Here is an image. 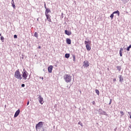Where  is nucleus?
I'll return each instance as SVG.
<instances>
[{"mask_svg": "<svg viewBox=\"0 0 131 131\" xmlns=\"http://www.w3.org/2000/svg\"><path fill=\"white\" fill-rule=\"evenodd\" d=\"M63 79L67 83L71 82V76H70V75L65 74L63 76Z\"/></svg>", "mask_w": 131, "mask_h": 131, "instance_id": "nucleus-3", "label": "nucleus"}, {"mask_svg": "<svg viewBox=\"0 0 131 131\" xmlns=\"http://www.w3.org/2000/svg\"><path fill=\"white\" fill-rule=\"evenodd\" d=\"M19 114H20V110H18L15 113L14 117H17L18 116V115H19Z\"/></svg>", "mask_w": 131, "mask_h": 131, "instance_id": "nucleus-8", "label": "nucleus"}, {"mask_svg": "<svg viewBox=\"0 0 131 131\" xmlns=\"http://www.w3.org/2000/svg\"><path fill=\"white\" fill-rule=\"evenodd\" d=\"M45 8L46 9V10H47V9H48V8H47V6H46V3H45Z\"/></svg>", "mask_w": 131, "mask_h": 131, "instance_id": "nucleus-30", "label": "nucleus"}, {"mask_svg": "<svg viewBox=\"0 0 131 131\" xmlns=\"http://www.w3.org/2000/svg\"><path fill=\"white\" fill-rule=\"evenodd\" d=\"M36 129L37 131H45V128H43V122H39L36 125Z\"/></svg>", "mask_w": 131, "mask_h": 131, "instance_id": "nucleus-1", "label": "nucleus"}, {"mask_svg": "<svg viewBox=\"0 0 131 131\" xmlns=\"http://www.w3.org/2000/svg\"><path fill=\"white\" fill-rule=\"evenodd\" d=\"M128 114H129V112H128Z\"/></svg>", "mask_w": 131, "mask_h": 131, "instance_id": "nucleus-38", "label": "nucleus"}, {"mask_svg": "<svg viewBox=\"0 0 131 131\" xmlns=\"http://www.w3.org/2000/svg\"><path fill=\"white\" fill-rule=\"evenodd\" d=\"M121 1H127V0H121Z\"/></svg>", "mask_w": 131, "mask_h": 131, "instance_id": "nucleus-37", "label": "nucleus"}, {"mask_svg": "<svg viewBox=\"0 0 131 131\" xmlns=\"http://www.w3.org/2000/svg\"><path fill=\"white\" fill-rule=\"evenodd\" d=\"M0 36H2V34H0Z\"/></svg>", "mask_w": 131, "mask_h": 131, "instance_id": "nucleus-36", "label": "nucleus"}, {"mask_svg": "<svg viewBox=\"0 0 131 131\" xmlns=\"http://www.w3.org/2000/svg\"><path fill=\"white\" fill-rule=\"evenodd\" d=\"M14 38H17V35H14Z\"/></svg>", "mask_w": 131, "mask_h": 131, "instance_id": "nucleus-32", "label": "nucleus"}, {"mask_svg": "<svg viewBox=\"0 0 131 131\" xmlns=\"http://www.w3.org/2000/svg\"><path fill=\"white\" fill-rule=\"evenodd\" d=\"M66 41L68 45H71V39L67 38Z\"/></svg>", "mask_w": 131, "mask_h": 131, "instance_id": "nucleus-11", "label": "nucleus"}, {"mask_svg": "<svg viewBox=\"0 0 131 131\" xmlns=\"http://www.w3.org/2000/svg\"><path fill=\"white\" fill-rule=\"evenodd\" d=\"M28 75L29 74L27 71H26L25 69H24V71L22 72V77L23 78V79L26 80V79H27V77H28Z\"/></svg>", "mask_w": 131, "mask_h": 131, "instance_id": "nucleus-4", "label": "nucleus"}, {"mask_svg": "<svg viewBox=\"0 0 131 131\" xmlns=\"http://www.w3.org/2000/svg\"><path fill=\"white\" fill-rule=\"evenodd\" d=\"M111 103H112V99H110V102L109 103V105H111Z\"/></svg>", "mask_w": 131, "mask_h": 131, "instance_id": "nucleus-27", "label": "nucleus"}, {"mask_svg": "<svg viewBox=\"0 0 131 131\" xmlns=\"http://www.w3.org/2000/svg\"><path fill=\"white\" fill-rule=\"evenodd\" d=\"M78 124H80V125H81V126H83L82 123H80V122H79L78 123Z\"/></svg>", "mask_w": 131, "mask_h": 131, "instance_id": "nucleus-29", "label": "nucleus"}, {"mask_svg": "<svg viewBox=\"0 0 131 131\" xmlns=\"http://www.w3.org/2000/svg\"><path fill=\"white\" fill-rule=\"evenodd\" d=\"M27 105H29V101H28L27 102Z\"/></svg>", "mask_w": 131, "mask_h": 131, "instance_id": "nucleus-34", "label": "nucleus"}, {"mask_svg": "<svg viewBox=\"0 0 131 131\" xmlns=\"http://www.w3.org/2000/svg\"><path fill=\"white\" fill-rule=\"evenodd\" d=\"M83 66H84V67H85L86 68L89 67V66H90V63L89 62V61L88 60H85L84 61Z\"/></svg>", "mask_w": 131, "mask_h": 131, "instance_id": "nucleus-6", "label": "nucleus"}, {"mask_svg": "<svg viewBox=\"0 0 131 131\" xmlns=\"http://www.w3.org/2000/svg\"><path fill=\"white\" fill-rule=\"evenodd\" d=\"M53 71V66H50L48 67V72L49 73H52V71Z\"/></svg>", "mask_w": 131, "mask_h": 131, "instance_id": "nucleus-10", "label": "nucleus"}, {"mask_svg": "<svg viewBox=\"0 0 131 131\" xmlns=\"http://www.w3.org/2000/svg\"><path fill=\"white\" fill-rule=\"evenodd\" d=\"M69 57H70V54H65V57L67 58V59H68V58H69Z\"/></svg>", "mask_w": 131, "mask_h": 131, "instance_id": "nucleus-18", "label": "nucleus"}, {"mask_svg": "<svg viewBox=\"0 0 131 131\" xmlns=\"http://www.w3.org/2000/svg\"><path fill=\"white\" fill-rule=\"evenodd\" d=\"M120 82H122L123 81V78H121V75L119 77Z\"/></svg>", "mask_w": 131, "mask_h": 131, "instance_id": "nucleus-22", "label": "nucleus"}, {"mask_svg": "<svg viewBox=\"0 0 131 131\" xmlns=\"http://www.w3.org/2000/svg\"><path fill=\"white\" fill-rule=\"evenodd\" d=\"M92 104L93 105H96V102L94 101H92Z\"/></svg>", "mask_w": 131, "mask_h": 131, "instance_id": "nucleus-28", "label": "nucleus"}, {"mask_svg": "<svg viewBox=\"0 0 131 131\" xmlns=\"http://www.w3.org/2000/svg\"><path fill=\"white\" fill-rule=\"evenodd\" d=\"M49 13H51V10L49 8H46V11H45L46 16L49 15Z\"/></svg>", "mask_w": 131, "mask_h": 131, "instance_id": "nucleus-7", "label": "nucleus"}, {"mask_svg": "<svg viewBox=\"0 0 131 131\" xmlns=\"http://www.w3.org/2000/svg\"><path fill=\"white\" fill-rule=\"evenodd\" d=\"M14 77L16 78V79H19L21 80L22 79V75H21V73H20V71L19 69L17 70L14 73Z\"/></svg>", "mask_w": 131, "mask_h": 131, "instance_id": "nucleus-2", "label": "nucleus"}, {"mask_svg": "<svg viewBox=\"0 0 131 131\" xmlns=\"http://www.w3.org/2000/svg\"><path fill=\"white\" fill-rule=\"evenodd\" d=\"M47 17V19L49 22H52V20L51 19V16L50 15H46Z\"/></svg>", "mask_w": 131, "mask_h": 131, "instance_id": "nucleus-12", "label": "nucleus"}, {"mask_svg": "<svg viewBox=\"0 0 131 131\" xmlns=\"http://www.w3.org/2000/svg\"><path fill=\"white\" fill-rule=\"evenodd\" d=\"M86 48L87 51H91V50L92 49L91 48V46H90V45H86Z\"/></svg>", "mask_w": 131, "mask_h": 131, "instance_id": "nucleus-13", "label": "nucleus"}, {"mask_svg": "<svg viewBox=\"0 0 131 131\" xmlns=\"http://www.w3.org/2000/svg\"><path fill=\"white\" fill-rule=\"evenodd\" d=\"M113 81H114V82L116 81V78H114V79H113Z\"/></svg>", "mask_w": 131, "mask_h": 131, "instance_id": "nucleus-33", "label": "nucleus"}, {"mask_svg": "<svg viewBox=\"0 0 131 131\" xmlns=\"http://www.w3.org/2000/svg\"><path fill=\"white\" fill-rule=\"evenodd\" d=\"M11 5H12L13 9L16 8V6H15V2H14V0H12Z\"/></svg>", "mask_w": 131, "mask_h": 131, "instance_id": "nucleus-14", "label": "nucleus"}, {"mask_svg": "<svg viewBox=\"0 0 131 131\" xmlns=\"http://www.w3.org/2000/svg\"><path fill=\"white\" fill-rule=\"evenodd\" d=\"M120 114H121V115H124V113H123V112H122V111H120Z\"/></svg>", "mask_w": 131, "mask_h": 131, "instance_id": "nucleus-25", "label": "nucleus"}, {"mask_svg": "<svg viewBox=\"0 0 131 131\" xmlns=\"http://www.w3.org/2000/svg\"><path fill=\"white\" fill-rule=\"evenodd\" d=\"M1 40H2V41H4L5 40V38H4V37L2 36L1 37Z\"/></svg>", "mask_w": 131, "mask_h": 131, "instance_id": "nucleus-24", "label": "nucleus"}, {"mask_svg": "<svg viewBox=\"0 0 131 131\" xmlns=\"http://www.w3.org/2000/svg\"><path fill=\"white\" fill-rule=\"evenodd\" d=\"M84 43H85V45H86V46L87 45H91V41H85V42H84Z\"/></svg>", "mask_w": 131, "mask_h": 131, "instance_id": "nucleus-17", "label": "nucleus"}, {"mask_svg": "<svg viewBox=\"0 0 131 131\" xmlns=\"http://www.w3.org/2000/svg\"><path fill=\"white\" fill-rule=\"evenodd\" d=\"M73 60L74 61V62H75L76 61V58L75 57V55H73Z\"/></svg>", "mask_w": 131, "mask_h": 131, "instance_id": "nucleus-19", "label": "nucleus"}, {"mask_svg": "<svg viewBox=\"0 0 131 131\" xmlns=\"http://www.w3.org/2000/svg\"><path fill=\"white\" fill-rule=\"evenodd\" d=\"M122 51H123V49L122 48H120L119 52L120 57H122Z\"/></svg>", "mask_w": 131, "mask_h": 131, "instance_id": "nucleus-15", "label": "nucleus"}, {"mask_svg": "<svg viewBox=\"0 0 131 131\" xmlns=\"http://www.w3.org/2000/svg\"><path fill=\"white\" fill-rule=\"evenodd\" d=\"M38 49H41V47L40 46H39V47H38Z\"/></svg>", "mask_w": 131, "mask_h": 131, "instance_id": "nucleus-35", "label": "nucleus"}, {"mask_svg": "<svg viewBox=\"0 0 131 131\" xmlns=\"http://www.w3.org/2000/svg\"><path fill=\"white\" fill-rule=\"evenodd\" d=\"M113 13L118 14V16H119L120 15V13L119 12V11H118V10H117L116 11H114Z\"/></svg>", "mask_w": 131, "mask_h": 131, "instance_id": "nucleus-16", "label": "nucleus"}, {"mask_svg": "<svg viewBox=\"0 0 131 131\" xmlns=\"http://www.w3.org/2000/svg\"><path fill=\"white\" fill-rule=\"evenodd\" d=\"M21 86H22V88H24V86H25V84H22Z\"/></svg>", "mask_w": 131, "mask_h": 131, "instance_id": "nucleus-31", "label": "nucleus"}, {"mask_svg": "<svg viewBox=\"0 0 131 131\" xmlns=\"http://www.w3.org/2000/svg\"><path fill=\"white\" fill-rule=\"evenodd\" d=\"M34 36H35V37H36L37 38L38 37V34H37V32H35Z\"/></svg>", "mask_w": 131, "mask_h": 131, "instance_id": "nucleus-21", "label": "nucleus"}, {"mask_svg": "<svg viewBox=\"0 0 131 131\" xmlns=\"http://www.w3.org/2000/svg\"><path fill=\"white\" fill-rule=\"evenodd\" d=\"M38 101L40 103V104H41V105H42V104H43V103H45V101H43V98H42L41 97V95H38Z\"/></svg>", "mask_w": 131, "mask_h": 131, "instance_id": "nucleus-5", "label": "nucleus"}, {"mask_svg": "<svg viewBox=\"0 0 131 131\" xmlns=\"http://www.w3.org/2000/svg\"><path fill=\"white\" fill-rule=\"evenodd\" d=\"M64 33L67 34V35H71L72 34V33L71 31H67V30H66L64 31Z\"/></svg>", "mask_w": 131, "mask_h": 131, "instance_id": "nucleus-9", "label": "nucleus"}, {"mask_svg": "<svg viewBox=\"0 0 131 131\" xmlns=\"http://www.w3.org/2000/svg\"><path fill=\"white\" fill-rule=\"evenodd\" d=\"M95 93H97V94L98 95V96H99V95H100V91H99V90L96 89L95 90Z\"/></svg>", "mask_w": 131, "mask_h": 131, "instance_id": "nucleus-20", "label": "nucleus"}, {"mask_svg": "<svg viewBox=\"0 0 131 131\" xmlns=\"http://www.w3.org/2000/svg\"><path fill=\"white\" fill-rule=\"evenodd\" d=\"M129 49H130V47L128 46V47L127 48L126 50L128 52V51H129Z\"/></svg>", "mask_w": 131, "mask_h": 131, "instance_id": "nucleus-26", "label": "nucleus"}, {"mask_svg": "<svg viewBox=\"0 0 131 131\" xmlns=\"http://www.w3.org/2000/svg\"><path fill=\"white\" fill-rule=\"evenodd\" d=\"M110 17H111V19H112H112H113V18H114V13H112V14L111 15Z\"/></svg>", "mask_w": 131, "mask_h": 131, "instance_id": "nucleus-23", "label": "nucleus"}]
</instances>
